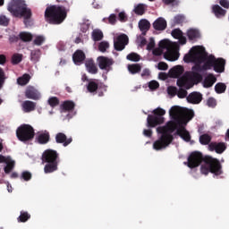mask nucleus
Masks as SVG:
<instances>
[{"label": "nucleus", "instance_id": "nucleus-1", "mask_svg": "<svg viewBox=\"0 0 229 229\" xmlns=\"http://www.w3.org/2000/svg\"><path fill=\"white\" fill-rule=\"evenodd\" d=\"M169 115L172 120L168 121L165 126L157 128V133H160L161 136L153 143V148L156 151L165 149L174 140L173 133L176 131V117L186 123L187 125V123L194 118V111L183 110L178 106H174L169 110Z\"/></svg>", "mask_w": 229, "mask_h": 229}, {"label": "nucleus", "instance_id": "nucleus-2", "mask_svg": "<svg viewBox=\"0 0 229 229\" xmlns=\"http://www.w3.org/2000/svg\"><path fill=\"white\" fill-rule=\"evenodd\" d=\"M204 162V165L201 163ZM190 169H195V167L200 166L201 174H208L212 173L216 176L223 174V165L217 158H214L211 156H205L199 151H193L188 157V161L184 163Z\"/></svg>", "mask_w": 229, "mask_h": 229}, {"label": "nucleus", "instance_id": "nucleus-3", "mask_svg": "<svg viewBox=\"0 0 229 229\" xmlns=\"http://www.w3.org/2000/svg\"><path fill=\"white\" fill-rule=\"evenodd\" d=\"M56 1L61 4L48 6L45 11V17L49 24H62L67 19V13L71 12V6H72V3L67 0Z\"/></svg>", "mask_w": 229, "mask_h": 229}, {"label": "nucleus", "instance_id": "nucleus-4", "mask_svg": "<svg viewBox=\"0 0 229 229\" xmlns=\"http://www.w3.org/2000/svg\"><path fill=\"white\" fill-rule=\"evenodd\" d=\"M8 12H10L13 17L23 19V23L26 28L31 26V17L33 16V13H31V9L28 8L26 2L21 0L13 2L8 6Z\"/></svg>", "mask_w": 229, "mask_h": 229}, {"label": "nucleus", "instance_id": "nucleus-5", "mask_svg": "<svg viewBox=\"0 0 229 229\" xmlns=\"http://www.w3.org/2000/svg\"><path fill=\"white\" fill-rule=\"evenodd\" d=\"M42 164H46L44 173L49 174L58 171V164H60V155L56 150L48 148L45 150L41 156Z\"/></svg>", "mask_w": 229, "mask_h": 229}, {"label": "nucleus", "instance_id": "nucleus-6", "mask_svg": "<svg viewBox=\"0 0 229 229\" xmlns=\"http://www.w3.org/2000/svg\"><path fill=\"white\" fill-rule=\"evenodd\" d=\"M204 62V71H209L213 67L216 72H225V65H226V61L223 58H216L214 55L208 56L206 53V60Z\"/></svg>", "mask_w": 229, "mask_h": 229}, {"label": "nucleus", "instance_id": "nucleus-7", "mask_svg": "<svg viewBox=\"0 0 229 229\" xmlns=\"http://www.w3.org/2000/svg\"><path fill=\"white\" fill-rule=\"evenodd\" d=\"M153 114H148L147 118V126L148 128H156V126H159V124H164L165 118H164V114H165V110L157 107L153 110Z\"/></svg>", "mask_w": 229, "mask_h": 229}, {"label": "nucleus", "instance_id": "nucleus-8", "mask_svg": "<svg viewBox=\"0 0 229 229\" xmlns=\"http://www.w3.org/2000/svg\"><path fill=\"white\" fill-rule=\"evenodd\" d=\"M16 137L21 142H30L35 139V129L30 124H21L16 130Z\"/></svg>", "mask_w": 229, "mask_h": 229}, {"label": "nucleus", "instance_id": "nucleus-9", "mask_svg": "<svg viewBox=\"0 0 229 229\" xmlns=\"http://www.w3.org/2000/svg\"><path fill=\"white\" fill-rule=\"evenodd\" d=\"M175 130H176V134L182 139V140H185V142H191V133L187 129H185L186 122L183 120L175 117Z\"/></svg>", "mask_w": 229, "mask_h": 229}, {"label": "nucleus", "instance_id": "nucleus-10", "mask_svg": "<svg viewBox=\"0 0 229 229\" xmlns=\"http://www.w3.org/2000/svg\"><path fill=\"white\" fill-rule=\"evenodd\" d=\"M197 55H199V56L196 57V60L194 61L195 65L192 66L191 71H193L192 72H202L205 69L201 64L207 60V52L205 50L204 52L203 50H199Z\"/></svg>", "mask_w": 229, "mask_h": 229}, {"label": "nucleus", "instance_id": "nucleus-11", "mask_svg": "<svg viewBox=\"0 0 229 229\" xmlns=\"http://www.w3.org/2000/svg\"><path fill=\"white\" fill-rule=\"evenodd\" d=\"M199 51H203L205 53V47H192L190 50L189 54H186L183 57V60L186 64H191V62H194L196 58L199 56V54H198Z\"/></svg>", "mask_w": 229, "mask_h": 229}, {"label": "nucleus", "instance_id": "nucleus-12", "mask_svg": "<svg viewBox=\"0 0 229 229\" xmlns=\"http://www.w3.org/2000/svg\"><path fill=\"white\" fill-rule=\"evenodd\" d=\"M129 38L126 34L119 35L114 41V47L115 51H123L128 46Z\"/></svg>", "mask_w": 229, "mask_h": 229}, {"label": "nucleus", "instance_id": "nucleus-13", "mask_svg": "<svg viewBox=\"0 0 229 229\" xmlns=\"http://www.w3.org/2000/svg\"><path fill=\"white\" fill-rule=\"evenodd\" d=\"M98 67L102 71H110L112 66L114 65V59H110L105 56H98Z\"/></svg>", "mask_w": 229, "mask_h": 229}, {"label": "nucleus", "instance_id": "nucleus-14", "mask_svg": "<svg viewBox=\"0 0 229 229\" xmlns=\"http://www.w3.org/2000/svg\"><path fill=\"white\" fill-rule=\"evenodd\" d=\"M25 97L27 99H33L34 101H38V99H40V93L35 87L33 86H28L25 90Z\"/></svg>", "mask_w": 229, "mask_h": 229}, {"label": "nucleus", "instance_id": "nucleus-15", "mask_svg": "<svg viewBox=\"0 0 229 229\" xmlns=\"http://www.w3.org/2000/svg\"><path fill=\"white\" fill-rule=\"evenodd\" d=\"M209 151H216L218 155L225 153L226 150V144L225 142H211L208 145Z\"/></svg>", "mask_w": 229, "mask_h": 229}, {"label": "nucleus", "instance_id": "nucleus-16", "mask_svg": "<svg viewBox=\"0 0 229 229\" xmlns=\"http://www.w3.org/2000/svg\"><path fill=\"white\" fill-rule=\"evenodd\" d=\"M55 142L57 144H63V146H64V148H67V146H69V144H71V142H72V138L67 139V135H65V133L58 132L55 135Z\"/></svg>", "mask_w": 229, "mask_h": 229}, {"label": "nucleus", "instance_id": "nucleus-17", "mask_svg": "<svg viewBox=\"0 0 229 229\" xmlns=\"http://www.w3.org/2000/svg\"><path fill=\"white\" fill-rule=\"evenodd\" d=\"M49 140H51V135L47 131H44L38 133L36 137V142H38V144H41V145L47 144Z\"/></svg>", "mask_w": 229, "mask_h": 229}, {"label": "nucleus", "instance_id": "nucleus-18", "mask_svg": "<svg viewBox=\"0 0 229 229\" xmlns=\"http://www.w3.org/2000/svg\"><path fill=\"white\" fill-rule=\"evenodd\" d=\"M164 58L169 62H176L180 58V54L174 48L171 47L164 54Z\"/></svg>", "mask_w": 229, "mask_h": 229}, {"label": "nucleus", "instance_id": "nucleus-19", "mask_svg": "<svg viewBox=\"0 0 229 229\" xmlns=\"http://www.w3.org/2000/svg\"><path fill=\"white\" fill-rule=\"evenodd\" d=\"M171 35L174 38H176L179 40V44L182 46H184V44H187V38L183 36V32L180 29H174L172 30Z\"/></svg>", "mask_w": 229, "mask_h": 229}, {"label": "nucleus", "instance_id": "nucleus-20", "mask_svg": "<svg viewBox=\"0 0 229 229\" xmlns=\"http://www.w3.org/2000/svg\"><path fill=\"white\" fill-rule=\"evenodd\" d=\"M85 52L82 50H77L72 55V60L75 65H80L81 64H83L85 62Z\"/></svg>", "mask_w": 229, "mask_h": 229}, {"label": "nucleus", "instance_id": "nucleus-21", "mask_svg": "<svg viewBox=\"0 0 229 229\" xmlns=\"http://www.w3.org/2000/svg\"><path fill=\"white\" fill-rule=\"evenodd\" d=\"M99 89V81L90 80L87 84V90L89 94L96 96L98 94V89Z\"/></svg>", "mask_w": 229, "mask_h": 229}, {"label": "nucleus", "instance_id": "nucleus-22", "mask_svg": "<svg viewBox=\"0 0 229 229\" xmlns=\"http://www.w3.org/2000/svg\"><path fill=\"white\" fill-rule=\"evenodd\" d=\"M153 28L157 31H164L165 28H167V21L165 19L160 17L157 18L154 22H153Z\"/></svg>", "mask_w": 229, "mask_h": 229}, {"label": "nucleus", "instance_id": "nucleus-23", "mask_svg": "<svg viewBox=\"0 0 229 229\" xmlns=\"http://www.w3.org/2000/svg\"><path fill=\"white\" fill-rule=\"evenodd\" d=\"M202 99H203V96L201 95V93H198V92L191 93L187 97L188 103H191L192 105H199Z\"/></svg>", "mask_w": 229, "mask_h": 229}, {"label": "nucleus", "instance_id": "nucleus-24", "mask_svg": "<svg viewBox=\"0 0 229 229\" xmlns=\"http://www.w3.org/2000/svg\"><path fill=\"white\" fill-rule=\"evenodd\" d=\"M85 67L89 74H98V65L94 62V59H87L85 61Z\"/></svg>", "mask_w": 229, "mask_h": 229}, {"label": "nucleus", "instance_id": "nucleus-25", "mask_svg": "<svg viewBox=\"0 0 229 229\" xmlns=\"http://www.w3.org/2000/svg\"><path fill=\"white\" fill-rule=\"evenodd\" d=\"M138 26L140 28V30L141 31V35L146 36V33L149 31V28H151V23H149V21L146 19H142L139 21Z\"/></svg>", "mask_w": 229, "mask_h": 229}, {"label": "nucleus", "instance_id": "nucleus-26", "mask_svg": "<svg viewBox=\"0 0 229 229\" xmlns=\"http://www.w3.org/2000/svg\"><path fill=\"white\" fill-rule=\"evenodd\" d=\"M62 112H72L76 108V104L72 100H65L60 106Z\"/></svg>", "mask_w": 229, "mask_h": 229}, {"label": "nucleus", "instance_id": "nucleus-27", "mask_svg": "<svg viewBox=\"0 0 229 229\" xmlns=\"http://www.w3.org/2000/svg\"><path fill=\"white\" fill-rule=\"evenodd\" d=\"M183 66L182 65H176L174 68L170 69L169 74L171 78H179L182 76L184 72Z\"/></svg>", "mask_w": 229, "mask_h": 229}, {"label": "nucleus", "instance_id": "nucleus-28", "mask_svg": "<svg viewBox=\"0 0 229 229\" xmlns=\"http://www.w3.org/2000/svg\"><path fill=\"white\" fill-rule=\"evenodd\" d=\"M212 12L217 19H223L226 15V10L223 9L219 4L213 5Z\"/></svg>", "mask_w": 229, "mask_h": 229}, {"label": "nucleus", "instance_id": "nucleus-29", "mask_svg": "<svg viewBox=\"0 0 229 229\" xmlns=\"http://www.w3.org/2000/svg\"><path fill=\"white\" fill-rule=\"evenodd\" d=\"M21 106L23 108V112L28 114L30 112H33L35 110V108H37V103H35L33 101H30V100H25L22 103Z\"/></svg>", "mask_w": 229, "mask_h": 229}, {"label": "nucleus", "instance_id": "nucleus-30", "mask_svg": "<svg viewBox=\"0 0 229 229\" xmlns=\"http://www.w3.org/2000/svg\"><path fill=\"white\" fill-rule=\"evenodd\" d=\"M216 81H217V79L216 78V76H214V74L209 73L204 80L203 85L205 87V89H210V87H212V85H214V83H216Z\"/></svg>", "mask_w": 229, "mask_h": 229}, {"label": "nucleus", "instance_id": "nucleus-31", "mask_svg": "<svg viewBox=\"0 0 229 229\" xmlns=\"http://www.w3.org/2000/svg\"><path fill=\"white\" fill-rule=\"evenodd\" d=\"M187 37L189 40H197V38H200L201 34L199 33V30L191 29L187 31Z\"/></svg>", "mask_w": 229, "mask_h": 229}, {"label": "nucleus", "instance_id": "nucleus-32", "mask_svg": "<svg viewBox=\"0 0 229 229\" xmlns=\"http://www.w3.org/2000/svg\"><path fill=\"white\" fill-rule=\"evenodd\" d=\"M190 80L193 81L194 83L198 84L200 83V81H203V75H201L198 72H191L190 75Z\"/></svg>", "mask_w": 229, "mask_h": 229}, {"label": "nucleus", "instance_id": "nucleus-33", "mask_svg": "<svg viewBox=\"0 0 229 229\" xmlns=\"http://www.w3.org/2000/svg\"><path fill=\"white\" fill-rule=\"evenodd\" d=\"M5 164H6V165L4 167V171L5 174H10L15 168V161L11 158Z\"/></svg>", "mask_w": 229, "mask_h": 229}, {"label": "nucleus", "instance_id": "nucleus-34", "mask_svg": "<svg viewBox=\"0 0 229 229\" xmlns=\"http://www.w3.org/2000/svg\"><path fill=\"white\" fill-rule=\"evenodd\" d=\"M29 219H31V215L28 211H21L17 221L18 223H26Z\"/></svg>", "mask_w": 229, "mask_h": 229}, {"label": "nucleus", "instance_id": "nucleus-35", "mask_svg": "<svg viewBox=\"0 0 229 229\" xmlns=\"http://www.w3.org/2000/svg\"><path fill=\"white\" fill-rule=\"evenodd\" d=\"M30 80H31V76H30L28 73H25L17 79V83L18 85L21 86L28 85V83H30Z\"/></svg>", "mask_w": 229, "mask_h": 229}, {"label": "nucleus", "instance_id": "nucleus-36", "mask_svg": "<svg viewBox=\"0 0 229 229\" xmlns=\"http://www.w3.org/2000/svg\"><path fill=\"white\" fill-rule=\"evenodd\" d=\"M142 70V66L139 64H129L128 65V71L131 72V74H137L140 72Z\"/></svg>", "mask_w": 229, "mask_h": 229}, {"label": "nucleus", "instance_id": "nucleus-37", "mask_svg": "<svg viewBox=\"0 0 229 229\" xmlns=\"http://www.w3.org/2000/svg\"><path fill=\"white\" fill-rule=\"evenodd\" d=\"M19 38L22 42H31V40H33V35L30 32H21Z\"/></svg>", "mask_w": 229, "mask_h": 229}, {"label": "nucleus", "instance_id": "nucleus-38", "mask_svg": "<svg viewBox=\"0 0 229 229\" xmlns=\"http://www.w3.org/2000/svg\"><path fill=\"white\" fill-rule=\"evenodd\" d=\"M6 80H8V76H6V72H4V70L0 67V90H3V87H4Z\"/></svg>", "mask_w": 229, "mask_h": 229}, {"label": "nucleus", "instance_id": "nucleus-39", "mask_svg": "<svg viewBox=\"0 0 229 229\" xmlns=\"http://www.w3.org/2000/svg\"><path fill=\"white\" fill-rule=\"evenodd\" d=\"M212 140V137L208 134H202L199 136V142L202 144V146H207L208 144H210V141Z\"/></svg>", "mask_w": 229, "mask_h": 229}, {"label": "nucleus", "instance_id": "nucleus-40", "mask_svg": "<svg viewBox=\"0 0 229 229\" xmlns=\"http://www.w3.org/2000/svg\"><path fill=\"white\" fill-rule=\"evenodd\" d=\"M215 91L216 94H224V92H226V84L223 82H218L215 86Z\"/></svg>", "mask_w": 229, "mask_h": 229}, {"label": "nucleus", "instance_id": "nucleus-41", "mask_svg": "<svg viewBox=\"0 0 229 229\" xmlns=\"http://www.w3.org/2000/svg\"><path fill=\"white\" fill-rule=\"evenodd\" d=\"M92 38L94 42H99V40H103V31L99 30H93Z\"/></svg>", "mask_w": 229, "mask_h": 229}, {"label": "nucleus", "instance_id": "nucleus-42", "mask_svg": "<svg viewBox=\"0 0 229 229\" xmlns=\"http://www.w3.org/2000/svg\"><path fill=\"white\" fill-rule=\"evenodd\" d=\"M41 55H42V52H40V49L32 50L30 53L31 61L38 62V60H40Z\"/></svg>", "mask_w": 229, "mask_h": 229}, {"label": "nucleus", "instance_id": "nucleus-43", "mask_svg": "<svg viewBox=\"0 0 229 229\" xmlns=\"http://www.w3.org/2000/svg\"><path fill=\"white\" fill-rule=\"evenodd\" d=\"M133 12L136 13V15H144V13H146V7L144 4H139L137 6H135Z\"/></svg>", "mask_w": 229, "mask_h": 229}, {"label": "nucleus", "instance_id": "nucleus-44", "mask_svg": "<svg viewBox=\"0 0 229 229\" xmlns=\"http://www.w3.org/2000/svg\"><path fill=\"white\" fill-rule=\"evenodd\" d=\"M47 103L49 106L55 108V106H58V105H60V99L57 97H50Z\"/></svg>", "mask_w": 229, "mask_h": 229}, {"label": "nucleus", "instance_id": "nucleus-45", "mask_svg": "<svg viewBox=\"0 0 229 229\" xmlns=\"http://www.w3.org/2000/svg\"><path fill=\"white\" fill-rule=\"evenodd\" d=\"M126 58L130 62H140V55L135 52H131V54L127 55Z\"/></svg>", "mask_w": 229, "mask_h": 229}, {"label": "nucleus", "instance_id": "nucleus-46", "mask_svg": "<svg viewBox=\"0 0 229 229\" xmlns=\"http://www.w3.org/2000/svg\"><path fill=\"white\" fill-rule=\"evenodd\" d=\"M22 62V55L21 54H13L12 56V64L13 65H17Z\"/></svg>", "mask_w": 229, "mask_h": 229}, {"label": "nucleus", "instance_id": "nucleus-47", "mask_svg": "<svg viewBox=\"0 0 229 229\" xmlns=\"http://www.w3.org/2000/svg\"><path fill=\"white\" fill-rule=\"evenodd\" d=\"M108 47H110V44L107 41H101L98 45V51L106 53Z\"/></svg>", "mask_w": 229, "mask_h": 229}, {"label": "nucleus", "instance_id": "nucleus-48", "mask_svg": "<svg viewBox=\"0 0 229 229\" xmlns=\"http://www.w3.org/2000/svg\"><path fill=\"white\" fill-rule=\"evenodd\" d=\"M46 42V38L44 36H37L33 41L34 46H42Z\"/></svg>", "mask_w": 229, "mask_h": 229}, {"label": "nucleus", "instance_id": "nucleus-49", "mask_svg": "<svg viewBox=\"0 0 229 229\" xmlns=\"http://www.w3.org/2000/svg\"><path fill=\"white\" fill-rule=\"evenodd\" d=\"M184 21H185V16L182 14L176 15L174 18V24H183Z\"/></svg>", "mask_w": 229, "mask_h": 229}, {"label": "nucleus", "instance_id": "nucleus-50", "mask_svg": "<svg viewBox=\"0 0 229 229\" xmlns=\"http://www.w3.org/2000/svg\"><path fill=\"white\" fill-rule=\"evenodd\" d=\"M167 92L169 96H172V98H174V96L178 94V89L176 87L170 86L167 88Z\"/></svg>", "mask_w": 229, "mask_h": 229}, {"label": "nucleus", "instance_id": "nucleus-51", "mask_svg": "<svg viewBox=\"0 0 229 229\" xmlns=\"http://www.w3.org/2000/svg\"><path fill=\"white\" fill-rule=\"evenodd\" d=\"M31 177H32V175H31L30 172L24 171V172L21 173V178L22 180H24L25 182H30V180H31Z\"/></svg>", "mask_w": 229, "mask_h": 229}, {"label": "nucleus", "instance_id": "nucleus-52", "mask_svg": "<svg viewBox=\"0 0 229 229\" xmlns=\"http://www.w3.org/2000/svg\"><path fill=\"white\" fill-rule=\"evenodd\" d=\"M159 48L160 49H171V47H169V42H167L166 39H163L159 42Z\"/></svg>", "mask_w": 229, "mask_h": 229}, {"label": "nucleus", "instance_id": "nucleus-53", "mask_svg": "<svg viewBox=\"0 0 229 229\" xmlns=\"http://www.w3.org/2000/svg\"><path fill=\"white\" fill-rule=\"evenodd\" d=\"M8 24H10V20L4 15H1L0 16V26H8Z\"/></svg>", "mask_w": 229, "mask_h": 229}, {"label": "nucleus", "instance_id": "nucleus-54", "mask_svg": "<svg viewBox=\"0 0 229 229\" xmlns=\"http://www.w3.org/2000/svg\"><path fill=\"white\" fill-rule=\"evenodd\" d=\"M118 21H120V22H126L128 21V16L125 12L119 13Z\"/></svg>", "mask_w": 229, "mask_h": 229}, {"label": "nucleus", "instance_id": "nucleus-55", "mask_svg": "<svg viewBox=\"0 0 229 229\" xmlns=\"http://www.w3.org/2000/svg\"><path fill=\"white\" fill-rule=\"evenodd\" d=\"M148 87L151 90H155L157 89H158L160 87V84L158 83V81H151L149 83H148Z\"/></svg>", "mask_w": 229, "mask_h": 229}, {"label": "nucleus", "instance_id": "nucleus-56", "mask_svg": "<svg viewBox=\"0 0 229 229\" xmlns=\"http://www.w3.org/2000/svg\"><path fill=\"white\" fill-rule=\"evenodd\" d=\"M177 97L180 98V99H183V98H187V91L184 89H180L178 91H177Z\"/></svg>", "mask_w": 229, "mask_h": 229}, {"label": "nucleus", "instance_id": "nucleus-57", "mask_svg": "<svg viewBox=\"0 0 229 229\" xmlns=\"http://www.w3.org/2000/svg\"><path fill=\"white\" fill-rule=\"evenodd\" d=\"M157 69L159 71H167V69H169V65H167V63L159 62L157 64Z\"/></svg>", "mask_w": 229, "mask_h": 229}, {"label": "nucleus", "instance_id": "nucleus-58", "mask_svg": "<svg viewBox=\"0 0 229 229\" xmlns=\"http://www.w3.org/2000/svg\"><path fill=\"white\" fill-rule=\"evenodd\" d=\"M207 105L208 106H209L210 108H214L217 103L216 102V98H209L207 101Z\"/></svg>", "mask_w": 229, "mask_h": 229}, {"label": "nucleus", "instance_id": "nucleus-59", "mask_svg": "<svg viewBox=\"0 0 229 229\" xmlns=\"http://www.w3.org/2000/svg\"><path fill=\"white\" fill-rule=\"evenodd\" d=\"M153 49H155V39L153 38H150L149 42L147 45V50L151 51Z\"/></svg>", "mask_w": 229, "mask_h": 229}, {"label": "nucleus", "instance_id": "nucleus-60", "mask_svg": "<svg viewBox=\"0 0 229 229\" xmlns=\"http://www.w3.org/2000/svg\"><path fill=\"white\" fill-rule=\"evenodd\" d=\"M108 22L112 25L115 24V22H117V16L114 13L110 14L108 17Z\"/></svg>", "mask_w": 229, "mask_h": 229}, {"label": "nucleus", "instance_id": "nucleus-61", "mask_svg": "<svg viewBox=\"0 0 229 229\" xmlns=\"http://www.w3.org/2000/svg\"><path fill=\"white\" fill-rule=\"evenodd\" d=\"M177 85L182 88V87H185V85H187V81L184 78H179L177 80Z\"/></svg>", "mask_w": 229, "mask_h": 229}, {"label": "nucleus", "instance_id": "nucleus-62", "mask_svg": "<svg viewBox=\"0 0 229 229\" xmlns=\"http://www.w3.org/2000/svg\"><path fill=\"white\" fill-rule=\"evenodd\" d=\"M11 159L12 157L10 156L4 157L3 155H0V164H6Z\"/></svg>", "mask_w": 229, "mask_h": 229}, {"label": "nucleus", "instance_id": "nucleus-63", "mask_svg": "<svg viewBox=\"0 0 229 229\" xmlns=\"http://www.w3.org/2000/svg\"><path fill=\"white\" fill-rule=\"evenodd\" d=\"M219 4L222 5L223 8L226 10L229 9V1L228 0H219Z\"/></svg>", "mask_w": 229, "mask_h": 229}, {"label": "nucleus", "instance_id": "nucleus-64", "mask_svg": "<svg viewBox=\"0 0 229 229\" xmlns=\"http://www.w3.org/2000/svg\"><path fill=\"white\" fill-rule=\"evenodd\" d=\"M153 55L154 56H162V54L164 53L163 50H161L160 48H156L153 50Z\"/></svg>", "mask_w": 229, "mask_h": 229}]
</instances>
